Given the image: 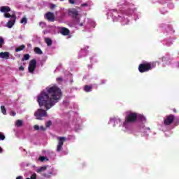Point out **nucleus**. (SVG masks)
Listing matches in <instances>:
<instances>
[{
	"label": "nucleus",
	"instance_id": "1",
	"mask_svg": "<svg viewBox=\"0 0 179 179\" xmlns=\"http://www.w3.org/2000/svg\"><path fill=\"white\" fill-rule=\"evenodd\" d=\"M62 97V91L57 85L47 87L37 97V102L41 107H45L46 110L54 107Z\"/></svg>",
	"mask_w": 179,
	"mask_h": 179
},
{
	"label": "nucleus",
	"instance_id": "2",
	"mask_svg": "<svg viewBox=\"0 0 179 179\" xmlns=\"http://www.w3.org/2000/svg\"><path fill=\"white\" fill-rule=\"evenodd\" d=\"M153 68H156V62H143L138 65V71L141 73H144V72H149L152 71Z\"/></svg>",
	"mask_w": 179,
	"mask_h": 179
},
{
	"label": "nucleus",
	"instance_id": "3",
	"mask_svg": "<svg viewBox=\"0 0 179 179\" xmlns=\"http://www.w3.org/2000/svg\"><path fill=\"white\" fill-rule=\"evenodd\" d=\"M3 17H6V19L11 17V20H8V22L6 23V27H8V29H12L15 25V23H16V15L4 13Z\"/></svg>",
	"mask_w": 179,
	"mask_h": 179
},
{
	"label": "nucleus",
	"instance_id": "4",
	"mask_svg": "<svg viewBox=\"0 0 179 179\" xmlns=\"http://www.w3.org/2000/svg\"><path fill=\"white\" fill-rule=\"evenodd\" d=\"M136 120H138V113L130 112L124 118V124H132V122H136Z\"/></svg>",
	"mask_w": 179,
	"mask_h": 179
},
{
	"label": "nucleus",
	"instance_id": "5",
	"mask_svg": "<svg viewBox=\"0 0 179 179\" xmlns=\"http://www.w3.org/2000/svg\"><path fill=\"white\" fill-rule=\"evenodd\" d=\"M174 120H176V116L174 115L173 114L168 115L164 118V124L166 127H169L174 122Z\"/></svg>",
	"mask_w": 179,
	"mask_h": 179
},
{
	"label": "nucleus",
	"instance_id": "6",
	"mask_svg": "<svg viewBox=\"0 0 179 179\" xmlns=\"http://www.w3.org/2000/svg\"><path fill=\"white\" fill-rule=\"evenodd\" d=\"M57 139V152H61L62 150V146H64V143L66 142V137L64 136H58Z\"/></svg>",
	"mask_w": 179,
	"mask_h": 179
},
{
	"label": "nucleus",
	"instance_id": "7",
	"mask_svg": "<svg viewBox=\"0 0 179 179\" xmlns=\"http://www.w3.org/2000/svg\"><path fill=\"white\" fill-rule=\"evenodd\" d=\"M36 120H43V117H47V111L43 109H38L34 113Z\"/></svg>",
	"mask_w": 179,
	"mask_h": 179
},
{
	"label": "nucleus",
	"instance_id": "8",
	"mask_svg": "<svg viewBox=\"0 0 179 179\" xmlns=\"http://www.w3.org/2000/svg\"><path fill=\"white\" fill-rule=\"evenodd\" d=\"M69 15L71 16L73 19H76L77 23L80 22V20L78 18L79 13L76 10V8H71L69 10Z\"/></svg>",
	"mask_w": 179,
	"mask_h": 179
},
{
	"label": "nucleus",
	"instance_id": "9",
	"mask_svg": "<svg viewBox=\"0 0 179 179\" xmlns=\"http://www.w3.org/2000/svg\"><path fill=\"white\" fill-rule=\"evenodd\" d=\"M36 65H37V60H36V59H31L29 62L28 71L30 73H34V69H36Z\"/></svg>",
	"mask_w": 179,
	"mask_h": 179
},
{
	"label": "nucleus",
	"instance_id": "10",
	"mask_svg": "<svg viewBox=\"0 0 179 179\" xmlns=\"http://www.w3.org/2000/svg\"><path fill=\"white\" fill-rule=\"evenodd\" d=\"M45 19L48 22H54L55 20V15H54V13L48 12L45 15Z\"/></svg>",
	"mask_w": 179,
	"mask_h": 179
},
{
	"label": "nucleus",
	"instance_id": "11",
	"mask_svg": "<svg viewBox=\"0 0 179 179\" xmlns=\"http://www.w3.org/2000/svg\"><path fill=\"white\" fill-rule=\"evenodd\" d=\"M0 12L1 13H9L8 12H10V7L9 6H1L0 7Z\"/></svg>",
	"mask_w": 179,
	"mask_h": 179
},
{
	"label": "nucleus",
	"instance_id": "12",
	"mask_svg": "<svg viewBox=\"0 0 179 179\" xmlns=\"http://www.w3.org/2000/svg\"><path fill=\"white\" fill-rule=\"evenodd\" d=\"M60 33L62 34V36H69L71 31H69L67 28L63 27L61 29Z\"/></svg>",
	"mask_w": 179,
	"mask_h": 179
},
{
	"label": "nucleus",
	"instance_id": "13",
	"mask_svg": "<svg viewBox=\"0 0 179 179\" xmlns=\"http://www.w3.org/2000/svg\"><path fill=\"white\" fill-rule=\"evenodd\" d=\"M0 58H3V59H9V52H0Z\"/></svg>",
	"mask_w": 179,
	"mask_h": 179
},
{
	"label": "nucleus",
	"instance_id": "14",
	"mask_svg": "<svg viewBox=\"0 0 179 179\" xmlns=\"http://www.w3.org/2000/svg\"><path fill=\"white\" fill-rule=\"evenodd\" d=\"M45 43H46L48 47L52 45V40L50 38H45Z\"/></svg>",
	"mask_w": 179,
	"mask_h": 179
},
{
	"label": "nucleus",
	"instance_id": "15",
	"mask_svg": "<svg viewBox=\"0 0 179 179\" xmlns=\"http://www.w3.org/2000/svg\"><path fill=\"white\" fill-rule=\"evenodd\" d=\"M92 89H93V86H92V85H85L84 86V90L87 93H89V92H92Z\"/></svg>",
	"mask_w": 179,
	"mask_h": 179
},
{
	"label": "nucleus",
	"instance_id": "16",
	"mask_svg": "<svg viewBox=\"0 0 179 179\" xmlns=\"http://www.w3.org/2000/svg\"><path fill=\"white\" fill-rule=\"evenodd\" d=\"M23 125V120H17L15 122V127H17V128H20V127H22Z\"/></svg>",
	"mask_w": 179,
	"mask_h": 179
},
{
	"label": "nucleus",
	"instance_id": "17",
	"mask_svg": "<svg viewBox=\"0 0 179 179\" xmlns=\"http://www.w3.org/2000/svg\"><path fill=\"white\" fill-rule=\"evenodd\" d=\"M34 51L36 54H38V55H42L43 54V51L41 50V49H40V48L38 47H36L34 49Z\"/></svg>",
	"mask_w": 179,
	"mask_h": 179
},
{
	"label": "nucleus",
	"instance_id": "18",
	"mask_svg": "<svg viewBox=\"0 0 179 179\" xmlns=\"http://www.w3.org/2000/svg\"><path fill=\"white\" fill-rule=\"evenodd\" d=\"M24 48H26V45H21L20 47L15 48V52H19L20 51H23Z\"/></svg>",
	"mask_w": 179,
	"mask_h": 179
},
{
	"label": "nucleus",
	"instance_id": "19",
	"mask_svg": "<svg viewBox=\"0 0 179 179\" xmlns=\"http://www.w3.org/2000/svg\"><path fill=\"white\" fill-rule=\"evenodd\" d=\"M47 170V166H42L38 168L36 170V173H43V171H45Z\"/></svg>",
	"mask_w": 179,
	"mask_h": 179
},
{
	"label": "nucleus",
	"instance_id": "20",
	"mask_svg": "<svg viewBox=\"0 0 179 179\" xmlns=\"http://www.w3.org/2000/svg\"><path fill=\"white\" fill-rule=\"evenodd\" d=\"M29 59H30V55L25 54L24 55V57L22 59V61H29Z\"/></svg>",
	"mask_w": 179,
	"mask_h": 179
},
{
	"label": "nucleus",
	"instance_id": "21",
	"mask_svg": "<svg viewBox=\"0 0 179 179\" xmlns=\"http://www.w3.org/2000/svg\"><path fill=\"white\" fill-rule=\"evenodd\" d=\"M1 110L2 114H3V115H6V108H5V106H1Z\"/></svg>",
	"mask_w": 179,
	"mask_h": 179
},
{
	"label": "nucleus",
	"instance_id": "22",
	"mask_svg": "<svg viewBox=\"0 0 179 179\" xmlns=\"http://www.w3.org/2000/svg\"><path fill=\"white\" fill-rule=\"evenodd\" d=\"M20 23L27 24V18L26 17H23L20 21Z\"/></svg>",
	"mask_w": 179,
	"mask_h": 179
},
{
	"label": "nucleus",
	"instance_id": "23",
	"mask_svg": "<svg viewBox=\"0 0 179 179\" xmlns=\"http://www.w3.org/2000/svg\"><path fill=\"white\" fill-rule=\"evenodd\" d=\"M5 44V40L2 36H0V48H2V46Z\"/></svg>",
	"mask_w": 179,
	"mask_h": 179
},
{
	"label": "nucleus",
	"instance_id": "24",
	"mask_svg": "<svg viewBox=\"0 0 179 179\" xmlns=\"http://www.w3.org/2000/svg\"><path fill=\"white\" fill-rule=\"evenodd\" d=\"M50 125H52V122H51V120H49L45 124L46 128H50Z\"/></svg>",
	"mask_w": 179,
	"mask_h": 179
},
{
	"label": "nucleus",
	"instance_id": "25",
	"mask_svg": "<svg viewBox=\"0 0 179 179\" xmlns=\"http://www.w3.org/2000/svg\"><path fill=\"white\" fill-rule=\"evenodd\" d=\"M0 141H5V135L2 132H0Z\"/></svg>",
	"mask_w": 179,
	"mask_h": 179
},
{
	"label": "nucleus",
	"instance_id": "26",
	"mask_svg": "<svg viewBox=\"0 0 179 179\" xmlns=\"http://www.w3.org/2000/svg\"><path fill=\"white\" fill-rule=\"evenodd\" d=\"M138 118L141 121H145V116L142 115H138Z\"/></svg>",
	"mask_w": 179,
	"mask_h": 179
},
{
	"label": "nucleus",
	"instance_id": "27",
	"mask_svg": "<svg viewBox=\"0 0 179 179\" xmlns=\"http://www.w3.org/2000/svg\"><path fill=\"white\" fill-rule=\"evenodd\" d=\"M34 129H35V131H38V129H40V126L38 125H34Z\"/></svg>",
	"mask_w": 179,
	"mask_h": 179
},
{
	"label": "nucleus",
	"instance_id": "28",
	"mask_svg": "<svg viewBox=\"0 0 179 179\" xmlns=\"http://www.w3.org/2000/svg\"><path fill=\"white\" fill-rule=\"evenodd\" d=\"M39 160L40 162H44V160H45V157H40Z\"/></svg>",
	"mask_w": 179,
	"mask_h": 179
},
{
	"label": "nucleus",
	"instance_id": "29",
	"mask_svg": "<svg viewBox=\"0 0 179 179\" xmlns=\"http://www.w3.org/2000/svg\"><path fill=\"white\" fill-rule=\"evenodd\" d=\"M10 115H12L13 117H15V115H16V112L11 110Z\"/></svg>",
	"mask_w": 179,
	"mask_h": 179
},
{
	"label": "nucleus",
	"instance_id": "30",
	"mask_svg": "<svg viewBox=\"0 0 179 179\" xmlns=\"http://www.w3.org/2000/svg\"><path fill=\"white\" fill-rule=\"evenodd\" d=\"M19 71H24V67L23 66H20L19 67Z\"/></svg>",
	"mask_w": 179,
	"mask_h": 179
},
{
	"label": "nucleus",
	"instance_id": "31",
	"mask_svg": "<svg viewBox=\"0 0 179 179\" xmlns=\"http://www.w3.org/2000/svg\"><path fill=\"white\" fill-rule=\"evenodd\" d=\"M69 3H71V5H73L75 3V1L73 0H69Z\"/></svg>",
	"mask_w": 179,
	"mask_h": 179
},
{
	"label": "nucleus",
	"instance_id": "32",
	"mask_svg": "<svg viewBox=\"0 0 179 179\" xmlns=\"http://www.w3.org/2000/svg\"><path fill=\"white\" fill-rule=\"evenodd\" d=\"M40 129H41V131H45V128L43 126L40 127Z\"/></svg>",
	"mask_w": 179,
	"mask_h": 179
},
{
	"label": "nucleus",
	"instance_id": "33",
	"mask_svg": "<svg viewBox=\"0 0 179 179\" xmlns=\"http://www.w3.org/2000/svg\"><path fill=\"white\" fill-rule=\"evenodd\" d=\"M57 80H59V82H62V78L61 77L57 78Z\"/></svg>",
	"mask_w": 179,
	"mask_h": 179
},
{
	"label": "nucleus",
	"instance_id": "34",
	"mask_svg": "<svg viewBox=\"0 0 179 179\" xmlns=\"http://www.w3.org/2000/svg\"><path fill=\"white\" fill-rule=\"evenodd\" d=\"M81 6L83 7V6H87V3H83L81 4Z\"/></svg>",
	"mask_w": 179,
	"mask_h": 179
},
{
	"label": "nucleus",
	"instance_id": "35",
	"mask_svg": "<svg viewBox=\"0 0 179 179\" xmlns=\"http://www.w3.org/2000/svg\"><path fill=\"white\" fill-rule=\"evenodd\" d=\"M3 149H2L1 147H0V153H3Z\"/></svg>",
	"mask_w": 179,
	"mask_h": 179
},
{
	"label": "nucleus",
	"instance_id": "36",
	"mask_svg": "<svg viewBox=\"0 0 179 179\" xmlns=\"http://www.w3.org/2000/svg\"><path fill=\"white\" fill-rule=\"evenodd\" d=\"M50 8H51V9H53V8H55V5H52V6H50Z\"/></svg>",
	"mask_w": 179,
	"mask_h": 179
},
{
	"label": "nucleus",
	"instance_id": "37",
	"mask_svg": "<svg viewBox=\"0 0 179 179\" xmlns=\"http://www.w3.org/2000/svg\"><path fill=\"white\" fill-rule=\"evenodd\" d=\"M173 113H177V110H176V108H173Z\"/></svg>",
	"mask_w": 179,
	"mask_h": 179
},
{
	"label": "nucleus",
	"instance_id": "38",
	"mask_svg": "<svg viewBox=\"0 0 179 179\" xmlns=\"http://www.w3.org/2000/svg\"><path fill=\"white\" fill-rule=\"evenodd\" d=\"M16 179H22V176H18L16 178Z\"/></svg>",
	"mask_w": 179,
	"mask_h": 179
},
{
	"label": "nucleus",
	"instance_id": "39",
	"mask_svg": "<svg viewBox=\"0 0 179 179\" xmlns=\"http://www.w3.org/2000/svg\"><path fill=\"white\" fill-rule=\"evenodd\" d=\"M79 24H80V27H82V26H83V23H80Z\"/></svg>",
	"mask_w": 179,
	"mask_h": 179
},
{
	"label": "nucleus",
	"instance_id": "40",
	"mask_svg": "<svg viewBox=\"0 0 179 179\" xmlns=\"http://www.w3.org/2000/svg\"><path fill=\"white\" fill-rule=\"evenodd\" d=\"M166 60V57H162V61H165Z\"/></svg>",
	"mask_w": 179,
	"mask_h": 179
},
{
	"label": "nucleus",
	"instance_id": "41",
	"mask_svg": "<svg viewBox=\"0 0 179 179\" xmlns=\"http://www.w3.org/2000/svg\"><path fill=\"white\" fill-rule=\"evenodd\" d=\"M148 130H150V128H148Z\"/></svg>",
	"mask_w": 179,
	"mask_h": 179
},
{
	"label": "nucleus",
	"instance_id": "42",
	"mask_svg": "<svg viewBox=\"0 0 179 179\" xmlns=\"http://www.w3.org/2000/svg\"><path fill=\"white\" fill-rule=\"evenodd\" d=\"M102 83H104V81H102Z\"/></svg>",
	"mask_w": 179,
	"mask_h": 179
},
{
	"label": "nucleus",
	"instance_id": "43",
	"mask_svg": "<svg viewBox=\"0 0 179 179\" xmlns=\"http://www.w3.org/2000/svg\"><path fill=\"white\" fill-rule=\"evenodd\" d=\"M60 1H64V0H60Z\"/></svg>",
	"mask_w": 179,
	"mask_h": 179
}]
</instances>
